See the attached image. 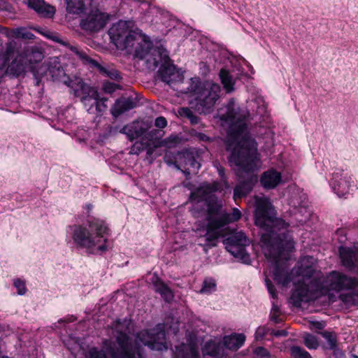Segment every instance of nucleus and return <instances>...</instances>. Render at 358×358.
<instances>
[{"mask_svg": "<svg viewBox=\"0 0 358 358\" xmlns=\"http://www.w3.org/2000/svg\"><path fill=\"white\" fill-rule=\"evenodd\" d=\"M249 115L246 108L239 107L234 100L229 101L225 112L220 113L223 126L228 127L226 146L231 152L229 161L240 179V184L234 190L235 201L250 193L257 182L253 173L257 169V145L247 131Z\"/></svg>", "mask_w": 358, "mask_h": 358, "instance_id": "1", "label": "nucleus"}, {"mask_svg": "<svg viewBox=\"0 0 358 358\" xmlns=\"http://www.w3.org/2000/svg\"><path fill=\"white\" fill-rule=\"evenodd\" d=\"M255 211V224L260 227L262 248L265 257L275 264L274 280L285 285L290 282L287 271L280 269V259H287L288 252L294 248L292 236L287 230L289 224L280 218L275 217V210L268 197L256 196Z\"/></svg>", "mask_w": 358, "mask_h": 358, "instance_id": "2", "label": "nucleus"}, {"mask_svg": "<svg viewBox=\"0 0 358 358\" xmlns=\"http://www.w3.org/2000/svg\"><path fill=\"white\" fill-rule=\"evenodd\" d=\"M220 189V185L217 182L204 183L190 195L193 203L190 210L192 215L196 218L205 215L208 222L204 237L206 245L211 247L216 245V241L221 236L220 229L230 222L238 220L242 215L238 208H234L231 213L222 209V201L214 194Z\"/></svg>", "mask_w": 358, "mask_h": 358, "instance_id": "3", "label": "nucleus"}, {"mask_svg": "<svg viewBox=\"0 0 358 358\" xmlns=\"http://www.w3.org/2000/svg\"><path fill=\"white\" fill-rule=\"evenodd\" d=\"M147 345L152 350H166L165 331L161 324L150 330L137 333L132 341L126 333L120 331L115 342L105 341L103 349L91 348L85 358H147L143 347Z\"/></svg>", "mask_w": 358, "mask_h": 358, "instance_id": "4", "label": "nucleus"}, {"mask_svg": "<svg viewBox=\"0 0 358 358\" xmlns=\"http://www.w3.org/2000/svg\"><path fill=\"white\" fill-rule=\"evenodd\" d=\"M150 44L147 43H138L136 48V55L154 67L161 64L159 75L162 80L170 86L176 83L182 82L183 76L176 69L175 66L170 62L166 50L158 48H150Z\"/></svg>", "mask_w": 358, "mask_h": 358, "instance_id": "5", "label": "nucleus"}, {"mask_svg": "<svg viewBox=\"0 0 358 358\" xmlns=\"http://www.w3.org/2000/svg\"><path fill=\"white\" fill-rule=\"evenodd\" d=\"M88 227L83 225L75 226L73 232V240L78 245L87 249H97L101 251L106 250L104 245L100 244L102 241H106L104 234L107 231V227L104 222L99 220L88 221Z\"/></svg>", "mask_w": 358, "mask_h": 358, "instance_id": "6", "label": "nucleus"}, {"mask_svg": "<svg viewBox=\"0 0 358 358\" xmlns=\"http://www.w3.org/2000/svg\"><path fill=\"white\" fill-rule=\"evenodd\" d=\"M188 92H193L194 101L192 104L196 110L200 113H209L214 108L216 101L220 98L221 92L218 84L210 81L200 83L199 85H192Z\"/></svg>", "mask_w": 358, "mask_h": 358, "instance_id": "7", "label": "nucleus"}, {"mask_svg": "<svg viewBox=\"0 0 358 358\" xmlns=\"http://www.w3.org/2000/svg\"><path fill=\"white\" fill-rule=\"evenodd\" d=\"M71 91L74 96L80 99L89 113H94L95 111L101 113L107 108L106 105L101 108L98 91L95 87L85 83L81 78H74Z\"/></svg>", "mask_w": 358, "mask_h": 358, "instance_id": "8", "label": "nucleus"}, {"mask_svg": "<svg viewBox=\"0 0 358 358\" xmlns=\"http://www.w3.org/2000/svg\"><path fill=\"white\" fill-rule=\"evenodd\" d=\"M108 34L117 48L124 50L132 47L137 40V34L129 29L126 21H119L113 24L108 31Z\"/></svg>", "mask_w": 358, "mask_h": 358, "instance_id": "9", "label": "nucleus"}, {"mask_svg": "<svg viewBox=\"0 0 358 358\" xmlns=\"http://www.w3.org/2000/svg\"><path fill=\"white\" fill-rule=\"evenodd\" d=\"M48 74L50 76L52 80L63 83L71 89L74 79L71 80L66 76L58 57L50 58L46 64H43L36 70L34 76L37 80H39Z\"/></svg>", "mask_w": 358, "mask_h": 358, "instance_id": "10", "label": "nucleus"}, {"mask_svg": "<svg viewBox=\"0 0 358 358\" xmlns=\"http://www.w3.org/2000/svg\"><path fill=\"white\" fill-rule=\"evenodd\" d=\"M249 243V239L243 231L234 233L225 240L227 250L245 263L249 259V256L245 252V247Z\"/></svg>", "mask_w": 358, "mask_h": 358, "instance_id": "11", "label": "nucleus"}, {"mask_svg": "<svg viewBox=\"0 0 358 358\" xmlns=\"http://www.w3.org/2000/svg\"><path fill=\"white\" fill-rule=\"evenodd\" d=\"M107 17L99 10H92L82 19L80 26L83 29L96 32L104 27Z\"/></svg>", "mask_w": 358, "mask_h": 358, "instance_id": "12", "label": "nucleus"}, {"mask_svg": "<svg viewBox=\"0 0 358 358\" xmlns=\"http://www.w3.org/2000/svg\"><path fill=\"white\" fill-rule=\"evenodd\" d=\"M329 285L331 289L336 291L352 289L358 287V280L333 271L329 278Z\"/></svg>", "mask_w": 358, "mask_h": 358, "instance_id": "13", "label": "nucleus"}, {"mask_svg": "<svg viewBox=\"0 0 358 358\" xmlns=\"http://www.w3.org/2000/svg\"><path fill=\"white\" fill-rule=\"evenodd\" d=\"M176 166L178 169H184L186 175L196 173L200 168V164L196 161L194 154L191 152H183L178 154Z\"/></svg>", "mask_w": 358, "mask_h": 358, "instance_id": "14", "label": "nucleus"}, {"mask_svg": "<svg viewBox=\"0 0 358 358\" xmlns=\"http://www.w3.org/2000/svg\"><path fill=\"white\" fill-rule=\"evenodd\" d=\"M150 126L143 121L134 120L124 125L120 131L127 136L130 141L145 134Z\"/></svg>", "mask_w": 358, "mask_h": 358, "instance_id": "15", "label": "nucleus"}, {"mask_svg": "<svg viewBox=\"0 0 358 358\" xmlns=\"http://www.w3.org/2000/svg\"><path fill=\"white\" fill-rule=\"evenodd\" d=\"M10 59H13L11 63L8 66L6 72L14 76H20L22 75L27 68H29L27 61L23 55L19 52V48L17 45V52L15 56Z\"/></svg>", "mask_w": 358, "mask_h": 358, "instance_id": "16", "label": "nucleus"}, {"mask_svg": "<svg viewBox=\"0 0 358 358\" xmlns=\"http://www.w3.org/2000/svg\"><path fill=\"white\" fill-rule=\"evenodd\" d=\"M22 55H23L24 59L27 61V64L29 66V69L34 73L36 72L35 71L33 64L41 62L44 58V54L41 48L32 46L28 47L25 48L22 52H20Z\"/></svg>", "mask_w": 358, "mask_h": 358, "instance_id": "17", "label": "nucleus"}, {"mask_svg": "<svg viewBox=\"0 0 358 358\" xmlns=\"http://www.w3.org/2000/svg\"><path fill=\"white\" fill-rule=\"evenodd\" d=\"M340 257L343 265L350 270L358 268V253L349 248H339Z\"/></svg>", "mask_w": 358, "mask_h": 358, "instance_id": "18", "label": "nucleus"}, {"mask_svg": "<svg viewBox=\"0 0 358 358\" xmlns=\"http://www.w3.org/2000/svg\"><path fill=\"white\" fill-rule=\"evenodd\" d=\"M28 5L38 15L44 17H52L55 13V8L43 0H28Z\"/></svg>", "mask_w": 358, "mask_h": 358, "instance_id": "19", "label": "nucleus"}, {"mask_svg": "<svg viewBox=\"0 0 358 358\" xmlns=\"http://www.w3.org/2000/svg\"><path fill=\"white\" fill-rule=\"evenodd\" d=\"M332 186L335 193L341 197L348 193L350 185L347 176L335 173L333 176Z\"/></svg>", "mask_w": 358, "mask_h": 358, "instance_id": "20", "label": "nucleus"}, {"mask_svg": "<svg viewBox=\"0 0 358 358\" xmlns=\"http://www.w3.org/2000/svg\"><path fill=\"white\" fill-rule=\"evenodd\" d=\"M136 101L131 97L122 98L116 101L112 108V115L117 117L120 115L136 107Z\"/></svg>", "mask_w": 358, "mask_h": 358, "instance_id": "21", "label": "nucleus"}, {"mask_svg": "<svg viewBox=\"0 0 358 358\" xmlns=\"http://www.w3.org/2000/svg\"><path fill=\"white\" fill-rule=\"evenodd\" d=\"M280 181L281 174L275 170L264 172L261 178V184L266 189L275 188Z\"/></svg>", "mask_w": 358, "mask_h": 358, "instance_id": "22", "label": "nucleus"}, {"mask_svg": "<svg viewBox=\"0 0 358 358\" xmlns=\"http://www.w3.org/2000/svg\"><path fill=\"white\" fill-rule=\"evenodd\" d=\"M245 341L243 334H234L224 338L223 345L229 350L240 348Z\"/></svg>", "mask_w": 358, "mask_h": 358, "instance_id": "23", "label": "nucleus"}, {"mask_svg": "<svg viewBox=\"0 0 358 358\" xmlns=\"http://www.w3.org/2000/svg\"><path fill=\"white\" fill-rule=\"evenodd\" d=\"M152 282L155 292L160 294L166 301L169 302L173 299L171 289L157 277H153Z\"/></svg>", "mask_w": 358, "mask_h": 358, "instance_id": "24", "label": "nucleus"}, {"mask_svg": "<svg viewBox=\"0 0 358 358\" xmlns=\"http://www.w3.org/2000/svg\"><path fill=\"white\" fill-rule=\"evenodd\" d=\"M178 358H200L197 345L194 343L182 344L178 350Z\"/></svg>", "mask_w": 358, "mask_h": 358, "instance_id": "25", "label": "nucleus"}, {"mask_svg": "<svg viewBox=\"0 0 358 358\" xmlns=\"http://www.w3.org/2000/svg\"><path fill=\"white\" fill-rule=\"evenodd\" d=\"M203 354L204 356L209 355L213 358H220L223 354V345L220 343L208 341L205 344Z\"/></svg>", "mask_w": 358, "mask_h": 358, "instance_id": "26", "label": "nucleus"}, {"mask_svg": "<svg viewBox=\"0 0 358 358\" xmlns=\"http://www.w3.org/2000/svg\"><path fill=\"white\" fill-rule=\"evenodd\" d=\"M325 340L322 348L324 350H334L338 348L337 334L334 331H322L319 333Z\"/></svg>", "mask_w": 358, "mask_h": 358, "instance_id": "27", "label": "nucleus"}, {"mask_svg": "<svg viewBox=\"0 0 358 358\" xmlns=\"http://www.w3.org/2000/svg\"><path fill=\"white\" fill-rule=\"evenodd\" d=\"M292 298L295 303L300 304L301 302H307L310 300L308 287L306 285H299L297 286L294 293Z\"/></svg>", "mask_w": 358, "mask_h": 358, "instance_id": "28", "label": "nucleus"}, {"mask_svg": "<svg viewBox=\"0 0 358 358\" xmlns=\"http://www.w3.org/2000/svg\"><path fill=\"white\" fill-rule=\"evenodd\" d=\"M66 10L69 13L80 15L85 10V5L83 0H65Z\"/></svg>", "mask_w": 358, "mask_h": 358, "instance_id": "29", "label": "nucleus"}, {"mask_svg": "<svg viewBox=\"0 0 358 358\" xmlns=\"http://www.w3.org/2000/svg\"><path fill=\"white\" fill-rule=\"evenodd\" d=\"M220 78L226 92L227 93L232 92L234 90V82L229 71L225 69H221L220 71Z\"/></svg>", "mask_w": 358, "mask_h": 358, "instance_id": "30", "label": "nucleus"}, {"mask_svg": "<svg viewBox=\"0 0 358 358\" xmlns=\"http://www.w3.org/2000/svg\"><path fill=\"white\" fill-rule=\"evenodd\" d=\"M303 343L309 350H316L320 345L318 338L310 333H303L302 335Z\"/></svg>", "mask_w": 358, "mask_h": 358, "instance_id": "31", "label": "nucleus"}, {"mask_svg": "<svg viewBox=\"0 0 358 358\" xmlns=\"http://www.w3.org/2000/svg\"><path fill=\"white\" fill-rule=\"evenodd\" d=\"M290 355L292 358H312L308 352L302 347L294 345L290 348Z\"/></svg>", "mask_w": 358, "mask_h": 358, "instance_id": "32", "label": "nucleus"}, {"mask_svg": "<svg viewBox=\"0 0 358 358\" xmlns=\"http://www.w3.org/2000/svg\"><path fill=\"white\" fill-rule=\"evenodd\" d=\"M12 32L13 35L16 38L29 40L34 38V35L31 31L23 27L16 28Z\"/></svg>", "mask_w": 358, "mask_h": 358, "instance_id": "33", "label": "nucleus"}, {"mask_svg": "<svg viewBox=\"0 0 358 358\" xmlns=\"http://www.w3.org/2000/svg\"><path fill=\"white\" fill-rule=\"evenodd\" d=\"M215 287L216 284L215 280L212 278H207L204 280L200 292L203 294H210L215 290Z\"/></svg>", "mask_w": 358, "mask_h": 358, "instance_id": "34", "label": "nucleus"}, {"mask_svg": "<svg viewBox=\"0 0 358 358\" xmlns=\"http://www.w3.org/2000/svg\"><path fill=\"white\" fill-rule=\"evenodd\" d=\"M97 66H98V68H99L100 72H101L104 75L107 76L110 78L114 79V80H118L120 78L119 72L117 70L113 69H109L106 67L101 66L100 65H97Z\"/></svg>", "mask_w": 358, "mask_h": 358, "instance_id": "35", "label": "nucleus"}, {"mask_svg": "<svg viewBox=\"0 0 358 358\" xmlns=\"http://www.w3.org/2000/svg\"><path fill=\"white\" fill-rule=\"evenodd\" d=\"M180 141V138L178 136H171L169 138L163 140L161 142L162 146H166L167 148H171L176 145Z\"/></svg>", "mask_w": 358, "mask_h": 358, "instance_id": "36", "label": "nucleus"}, {"mask_svg": "<svg viewBox=\"0 0 358 358\" xmlns=\"http://www.w3.org/2000/svg\"><path fill=\"white\" fill-rule=\"evenodd\" d=\"M280 317V308L277 304L273 303V307L271 313V320L275 323H280L281 319Z\"/></svg>", "mask_w": 358, "mask_h": 358, "instance_id": "37", "label": "nucleus"}, {"mask_svg": "<svg viewBox=\"0 0 358 358\" xmlns=\"http://www.w3.org/2000/svg\"><path fill=\"white\" fill-rule=\"evenodd\" d=\"M253 353L258 358H270V352L264 347H257L254 349Z\"/></svg>", "mask_w": 358, "mask_h": 358, "instance_id": "38", "label": "nucleus"}, {"mask_svg": "<svg viewBox=\"0 0 358 358\" xmlns=\"http://www.w3.org/2000/svg\"><path fill=\"white\" fill-rule=\"evenodd\" d=\"M269 331V329L265 326L259 327L255 334L256 341L262 340Z\"/></svg>", "mask_w": 358, "mask_h": 358, "instance_id": "39", "label": "nucleus"}, {"mask_svg": "<svg viewBox=\"0 0 358 358\" xmlns=\"http://www.w3.org/2000/svg\"><path fill=\"white\" fill-rule=\"evenodd\" d=\"M144 150V146L142 143L136 142L131 148L129 154L139 155Z\"/></svg>", "mask_w": 358, "mask_h": 358, "instance_id": "40", "label": "nucleus"}, {"mask_svg": "<svg viewBox=\"0 0 358 358\" xmlns=\"http://www.w3.org/2000/svg\"><path fill=\"white\" fill-rule=\"evenodd\" d=\"M192 113L193 112L189 108L182 107L178 109L177 115L182 117H186L189 119Z\"/></svg>", "mask_w": 358, "mask_h": 358, "instance_id": "41", "label": "nucleus"}, {"mask_svg": "<svg viewBox=\"0 0 358 358\" xmlns=\"http://www.w3.org/2000/svg\"><path fill=\"white\" fill-rule=\"evenodd\" d=\"M265 282H266L268 291L269 294H271V297L273 299L276 298L277 293H276L274 286L271 283V280L268 278H266Z\"/></svg>", "mask_w": 358, "mask_h": 358, "instance_id": "42", "label": "nucleus"}, {"mask_svg": "<svg viewBox=\"0 0 358 358\" xmlns=\"http://www.w3.org/2000/svg\"><path fill=\"white\" fill-rule=\"evenodd\" d=\"M14 285L17 289V293L20 295H22L26 292V288L24 283L20 280H16L14 282Z\"/></svg>", "mask_w": 358, "mask_h": 358, "instance_id": "43", "label": "nucleus"}, {"mask_svg": "<svg viewBox=\"0 0 358 358\" xmlns=\"http://www.w3.org/2000/svg\"><path fill=\"white\" fill-rule=\"evenodd\" d=\"M117 85L115 83L106 82L103 85V90L106 93H112L117 89Z\"/></svg>", "mask_w": 358, "mask_h": 358, "instance_id": "44", "label": "nucleus"}, {"mask_svg": "<svg viewBox=\"0 0 358 358\" xmlns=\"http://www.w3.org/2000/svg\"><path fill=\"white\" fill-rule=\"evenodd\" d=\"M155 127H157L158 128L163 129L166 127L167 121H166V118L164 117H162V116L158 117L155 120Z\"/></svg>", "mask_w": 358, "mask_h": 358, "instance_id": "45", "label": "nucleus"}, {"mask_svg": "<svg viewBox=\"0 0 358 358\" xmlns=\"http://www.w3.org/2000/svg\"><path fill=\"white\" fill-rule=\"evenodd\" d=\"M217 169L218 173L221 178V180L224 182L225 187L227 188H228L229 185L227 182V177L224 174V169L222 166H220L217 167Z\"/></svg>", "mask_w": 358, "mask_h": 358, "instance_id": "46", "label": "nucleus"}, {"mask_svg": "<svg viewBox=\"0 0 358 358\" xmlns=\"http://www.w3.org/2000/svg\"><path fill=\"white\" fill-rule=\"evenodd\" d=\"M271 334L272 336H274L275 337H285L287 336L288 333L286 330L282 329V330H271Z\"/></svg>", "mask_w": 358, "mask_h": 358, "instance_id": "47", "label": "nucleus"}, {"mask_svg": "<svg viewBox=\"0 0 358 358\" xmlns=\"http://www.w3.org/2000/svg\"><path fill=\"white\" fill-rule=\"evenodd\" d=\"M333 355L335 358H345V355L342 350H341L338 348L336 350H332Z\"/></svg>", "mask_w": 358, "mask_h": 358, "instance_id": "48", "label": "nucleus"}, {"mask_svg": "<svg viewBox=\"0 0 358 358\" xmlns=\"http://www.w3.org/2000/svg\"><path fill=\"white\" fill-rule=\"evenodd\" d=\"M289 204L296 208L301 206V203L296 199V196H292L290 199Z\"/></svg>", "mask_w": 358, "mask_h": 358, "instance_id": "49", "label": "nucleus"}, {"mask_svg": "<svg viewBox=\"0 0 358 358\" xmlns=\"http://www.w3.org/2000/svg\"><path fill=\"white\" fill-rule=\"evenodd\" d=\"M189 120L190 122L192 124H196L199 123V117H197L196 115H194L193 113L192 114L190 115L189 118L188 119Z\"/></svg>", "mask_w": 358, "mask_h": 358, "instance_id": "50", "label": "nucleus"}, {"mask_svg": "<svg viewBox=\"0 0 358 358\" xmlns=\"http://www.w3.org/2000/svg\"><path fill=\"white\" fill-rule=\"evenodd\" d=\"M160 131L157 130V129H152L151 130L149 133H148V135L150 136V140H152L155 138V136H156L157 134H160Z\"/></svg>", "mask_w": 358, "mask_h": 358, "instance_id": "51", "label": "nucleus"}, {"mask_svg": "<svg viewBox=\"0 0 358 358\" xmlns=\"http://www.w3.org/2000/svg\"><path fill=\"white\" fill-rule=\"evenodd\" d=\"M106 101H107V99H106V98H102V99L99 98V101L100 102L101 108H103V105H106L105 102Z\"/></svg>", "mask_w": 358, "mask_h": 358, "instance_id": "52", "label": "nucleus"}, {"mask_svg": "<svg viewBox=\"0 0 358 358\" xmlns=\"http://www.w3.org/2000/svg\"><path fill=\"white\" fill-rule=\"evenodd\" d=\"M164 160L165 162L168 164H172V162L169 159H168V156L166 155L165 157H164Z\"/></svg>", "mask_w": 358, "mask_h": 358, "instance_id": "53", "label": "nucleus"}, {"mask_svg": "<svg viewBox=\"0 0 358 358\" xmlns=\"http://www.w3.org/2000/svg\"><path fill=\"white\" fill-rule=\"evenodd\" d=\"M153 152V150L152 148H149L148 150H147V154L148 155H151Z\"/></svg>", "mask_w": 358, "mask_h": 358, "instance_id": "54", "label": "nucleus"}, {"mask_svg": "<svg viewBox=\"0 0 358 358\" xmlns=\"http://www.w3.org/2000/svg\"><path fill=\"white\" fill-rule=\"evenodd\" d=\"M316 327L318 328V329H321L322 328V324L320 323H317Z\"/></svg>", "mask_w": 358, "mask_h": 358, "instance_id": "55", "label": "nucleus"}, {"mask_svg": "<svg viewBox=\"0 0 358 358\" xmlns=\"http://www.w3.org/2000/svg\"><path fill=\"white\" fill-rule=\"evenodd\" d=\"M77 54H79L78 51L77 50L76 48H72Z\"/></svg>", "mask_w": 358, "mask_h": 358, "instance_id": "56", "label": "nucleus"}, {"mask_svg": "<svg viewBox=\"0 0 358 358\" xmlns=\"http://www.w3.org/2000/svg\"><path fill=\"white\" fill-rule=\"evenodd\" d=\"M55 40L57 42L62 43V41L60 40H59V38H55Z\"/></svg>", "mask_w": 358, "mask_h": 358, "instance_id": "57", "label": "nucleus"}, {"mask_svg": "<svg viewBox=\"0 0 358 358\" xmlns=\"http://www.w3.org/2000/svg\"><path fill=\"white\" fill-rule=\"evenodd\" d=\"M205 137H206L205 135H202L201 139L204 140Z\"/></svg>", "mask_w": 358, "mask_h": 358, "instance_id": "58", "label": "nucleus"}, {"mask_svg": "<svg viewBox=\"0 0 358 358\" xmlns=\"http://www.w3.org/2000/svg\"><path fill=\"white\" fill-rule=\"evenodd\" d=\"M353 357H354V358H358V357H357V356H356V355H353Z\"/></svg>", "mask_w": 358, "mask_h": 358, "instance_id": "59", "label": "nucleus"}, {"mask_svg": "<svg viewBox=\"0 0 358 358\" xmlns=\"http://www.w3.org/2000/svg\"><path fill=\"white\" fill-rule=\"evenodd\" d=\"M3 358H8V357H3Z\"/></svg>", "mask_w": 358, "mask_h": 358, "instance_id": "60", "label": "nucleus"}, {"mask_svg": "<svg viewBox=\"0 0 358 358\" xmlns=\"http://www.w3.org/2000/svg\"><path fill=\"white\" fill-rule=\"evenodd\" d=\"M357 271H358V268H357Z\"/></svg>", "mask_w": 358, "mask_h": 358, "instance_id": "61", "label": "nucleus"}]
</instances>
